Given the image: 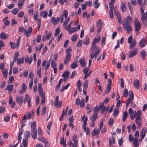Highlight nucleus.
Returning <instances> with one entry per match:
<instances>
[{
    "label": "nucleus",
    "mask_w": 147,
    "mask_h": 147,
    "mask_svg": "<svg viewBox=\"0 0 147 147\" xmlns=\"http://www.w3.org/2000/svg\"><path fill=\"white\" fill-rule=\"evenodd\" d=\"M79 62L80 63L81 66L82 67L85 66L86 65V63L85 62V58L83 57L79 60Z\"/></svg>",
    "instance_id": "9b49d317"
},
{
    "label": "nucleus",
    "mask_w": 147,
    "mask_h": 147,
    "mask_svg": "<svg viewBox=\"0 0 147 147\" xmlns=\"http://www.w3.org/2000/svg\"><path fill=\"white\" fill-rule=\"evenodd\" d=\"M25 0H19L18 1V5L19 8L21 9L22 6L24 4V1Z\"/></svg>",
    "instance_id": "aec40b11"
},
{
    "label": "nucleus",
    "mask_w": 147,
    "mask_h": 147,
    "mask_svg": "<svg viewBox=\"0 0 147 147\" xmlns=\"http://www.w3.org/2000/svg\"><path fill=\"white\" fill-rule=\"evenodd\" d=\"M31 132L32 138L34 139H36L37 135V132L36 130H31Z\"/></svg>",
    "instance_id": "6ab92c4d"
},
{
    "label": "nucleus",
    "mask_w": 147,
    "mask_h": 147,
    "mask_svg": "<svg viewBox=\"0 0 147 147\" xmlns=\"http://www.w3.org/2000/svg\"><path fill=\"white\" fill-rule=\"evenodd\" d=\"M127 115L128 114L127 111H125L123 112L122 119L123 122L125 121L126 120V119L127 117Z\"/></svg>",
    "instance_id": "473e14b6"
},
{
    "label": "nucleus",
    "mask_w": 147,
    "mask_h": 147,
    "mask_svg": "<svg viewBox=\"0 0 147 147\" xmlns=\"http://www.w3.org/2000/svg\"><path fill=\"white\" fill-rule=\"evenodd\" d=\"M24 135V138L23 139H28V138H29L30 136V132L28 131L25 132Z\"/></svg>",
    "instance_id": "58836bf2"
},
{
    "label": "nucleus",
    "mask_w": 147,
    "mask_h": 147,
    "mask_svg": "<svg viewBox=\"0 0 147 147\" xmlns=\"http://www.w3.org/2000/svg\"><path fill=\"white\" fill-rule=\"evenodd\" d=\"M140 54L141 57L142 58V60H144L147 55V53L145 50H142L140 52Z\"/></svg>",
    "instance_id": "dca6fc26"
},
{
    "label": "nucleus",
    "mask_w": 147,
    "mask_h": 147,
    "mask_svg": "<svg viewBox=\"0 0 147 147\" xmlns=\"http://www.w3.org/2000/svg\"><path fill=\"white\" fill-rule=\"evenodd\" d=\"M139 44L141 47H144L146 44V41L145 38H142L139 42Z\"/></svg>",
    "instance_id": "4468645a"
},
{
    "label": "nucleus",
    "mask_w": 147,
    "mask_h": 147,
    "mask_svg": "<svg viewBox=\"0 0 147 147\" xmlns=\"http://www.w3.org/2000/svg\"><path fill=\"white\" fill-rule=\"evenodd\" d=\"M136 40H133L132 43L131 42V43H129V48L131 49L134 48L136 46Z\"/></svg>",
    "instance_id": "393cba45"
},
{
    "label": "nucleus",
    "mask_w": 147,
    "mask_h": 147,
    "mask_svg": "<svg viewBox=\"0 0 147 147\" xmlns=\"http://www.w3.org/2000/svg\"><path fill=\"white\" fill-rule=\"evenodd\" d=\"M33 29L32 27H30L28 28V31L27 29H26V32H25V34L27 37H29L30 36L31 33Z\"/></svg>",
    "instance_id": "2eb2a0df"
},
{
    "label": "nucleus",
    "mask_w": 147,
    "mask_h": 147,
    "mask_svg": "<svg viewBox=\"0 0 147 147\" xmlns=\"http://www.w3.org/2000/svg\"><path fill=\"white\" fill-rule=\"evenodd\" d=\"M100 3H99L98 1V0H96L94 2V6L95 8H98L99 6Z\"/></svg>",
    "instance_id": "a18cd8bd"
},
{
    "label": "nucleus",
    "mask_w": 147,
    "mask_h": 147,
    "mask_svg": "<svg viewBox=\"0 0 147 147\" xmlns=\"http://www.w3.org/2000/svg\"><path fill=\"white\" fill-rule=\"evenodd\" d=\"M116 16L119 24H121L122 23V19L118 11H117Z\"/></svg>",
    "instance_id": "412c9836"
},
{
    "label": "nucleus",
    "mask_w": 147,
    "mask_h": 147,
    "mask_svg": "<svg viewBox=\"0 0 147 147\" xmlns=\"http://www.w3.org/2000/svg\"><path fill=\"white\" fill-rule=\"evenodd\" d=\"M100 109L98 107V105L96 106L94 109L93 112L94 113L97 114H98V112Z\"/></svg>",
    "instance_id": "49530a36"
},
{
    "label": "nucleus",
    "mask_w": 147,
    "mask_h": 147,
    "mask_svg": "<svg viewBox=\"0 0 147 147\" xmlns=\"http://www.w3.org/2000/svg\"><path fill=\"white\" fill-rule=\"evenodd\" d=\"M0 37L3 39L5 40L8 37V35H6L5 33L2 32L0 34Z\"/></svg>",
    "instance_id": "bb28decb"
},
{
    "label": "nucleus",
    "mask_w": 147,
    "mask_h": 147,
    "mask_svg": "<svg viewBox=\"0 0 147 147\" xmlns=\"http://www.w3.org/2000/svg\"><path fill=\"white\" fill-rule=\"evenodd\" d=\"M28 139H23L22 143L24 147H27L28 146Z\"/></svg>",
    "instance_id": "c03bdc74"
},
{
    "label": "nucleus",
    "mask_w": 147,
    "mask_h": 147,
    "mask_svg": "<svg viewBox=\"0 0 147 147\" xmlns=\"http://www.w3.org/2000/svg\"><path fill=\"white\" fill-rule=\"evenodd\" d=\"M138 52L137 49H135L131 51L128 55V58H130L136 55Z\"/></svg>",
    "instance_id": "1a4fd4ad"
},
{
    "label": "nucleus",
    "mask_w": 147,
    "mask_h": 147,
    "mask_svg": "<svg viewBox=\"0 0 147 147\" xmlns=\"http://www.w3.org/2000/svg\"><path fill=\"white\" fill-rule=\"evenodd\" d=\"M73 140L74 144H78V140H77V137L76 134H74L73 137Z\"/></svg>",
    "instance_id": "ea45409f"
},
{
    "label": "nucleus",
    "mask_w": 147,
    "mask_h": 147,
    "mask_svg": "<svg viewBox=\"0 0 147 147\" xmlns=\"http://www.w3.org/2000/svg\"><path fill=\"white\" fill-rule=\"evenodd\" d=\"M42 86V84L41 83H39L38 84V91H39L40 96L44 95V94L43 92Z\"/></svg>",
    "instance_id": "9d476101"
},
{
    "label": "nucleus",
    "mask_w": 147,
    "mask_h": 147,
    "mask_svg": "<svg viewBox=\"0 0 147 147\" xmlns=\"http://www.w3.org/2000/svg\"><path fill=\"white\" fill-rule=\"evenodd\" d=\"M133 84L136 88L139 89V82L138 80H135Z\"/></svg>",
    "instance_id": "2f4dec72"
},
{
    "label": "nucleus",
    "mask_w": 147,
    "mask_h": 147,
    "mask_svg": "<svg viewBox=\"0 0 147 147\" xmlns=\"http://www.w3.org/2000/svg\"><path fill=\"white\" fill-rule=\"evenodd\" d=\"M120 8L123 12H125L126 11L127 7L125 4L122 3L120 5Z\"/></svg>",
    "instance_id": "cd10ccee"
},
{
    "label": "nucleus",
    "mask_w": 147,
    "mask_h": 147,
    "mask_svg": "<svg viewBox=\"0 0 147 147\" xmlns=\"http://www.w3.org/2000/svg\"><path fill=\"white\" fill-rule=\"evenodd\" d=\"M48 15V12L46 10L42 11L40 13V16H42L43 18H44L47 17Z\"/></svg>",
    "instance_id": "a211bd4d"
},
{
    "label": "nucleus",
    "mask_w": 147,
    "mask_h": 147,
    "mask_svg": "<svg viewBox=\"0 0 147 147\" xmlns=\"http://www.w3.org/2000/svg\"><path fill=\"white\" fill-rule=\"evenodd\" d=\"M85 115H84L82 117V120L83 121V126L87 125V122L88 120V119L87 117H85Z\"/></svg>",
    "instance_id": "4be33fe9"
},
{
    "label": "nucleus",
    "mask_w": 147,
    "mask_h": 147,
    "mask_svg": "<svg viewBox=\"0 0 147 147\" xmlns=\"http://www.w3.org/2000/svg\"><path fill=\"white\" fill-rule=\"evenodd\" d=\"M123 26L124 29L127 31V33H129L132 32L131 27L127 20L123 21Z\"/></svg>",
    "instance_id": "f03ea898"
},
{
    "label": "nucleus",
    "mask_w": 147,
    "mask_h": 147,
    "mask_svg": "<svg viewBox=\"0 0 147 147\" xmlns=\"http://www.w3.org/2000/svg\"><path fill=\"white\" fill-rule=\"evenodd\" d=\"M31 100V98L30 97L29 95L28 94H26L24 97V103L28 102V106L29 107H30V104Z\"/></svg>",
    "instance_id": "423d86ee"
},
{
    "label": "nucleus",
    "mask_w": 147,
    "mask_h": 147,
    "mask_svg": "<svg viewBox=\"0 0 147 147\" xmlns=\"http://www.w3.org/2000/svg\"><path fill=\"white\" fill-rule=\"evenodd\" d=\"M134 26L136 31H138L141 28L142 24L139 22V20L137 18L135 19Z\"/></svg>",
    "instance_id": "7ed1b4c3"
},
{
    "label": "nucleus",
    "mask_w": 147,
    "mask_h": 147,
    "mask_svg": "<svg viewBox=\"0 0 147 147\" xmlns=\"http://www.w3.org/2000/svg\"><path fill=\"white\" fill-rule=\"evenodd\" d=\"M123 96L125 97H127L128 95V90L126 88L125 89L123 92Z\"/></svg>",
    "instance_id": "3c124183"
},
{
    "label": "nucleus",
    "mask_w": 147,
    "mask_h": 147,
    "mask_svg": "<svg viewBox=\"0 0 147 147\" xmlns=\"http://www.w3.org/2000/svg\"><path fill=\"white\" fill-rule=\"evenodd\" d=\"M68 12L66 10H64L62 14L61 15H63V16H64L65 18H67L68 15Z\"/></svg>",
    "instance_id": "69168bd1"
},
{
    "label": "nucleus",
    "mask_w": 147,
    "mask_h": 147,
    "mask_svg": "<svg viewBox=\"0 0 147 147\" xmlns=\"http://www.w3.org/2000/svg\"><path fill=\"white\" fill-rule=\"evenodd\" d=\"M84 100H85L84 98H82L81 100H80L79 98H78L76 100V104L77 105H80V107H84Z\"/></svg>",
    "instance_id": "20e7f679"
},
{
    "label": "nucleus",
    "mask_w": 147,
    "mask_h": 147,
    "mask_svg": "<svg viewBox=\"0 0 147 147\" xmlns=\"http://www.w3.org/2000/svg\"><path fill=\"white\" fill-rule=\"evenodd\" d=\"M3 77L5 78H7V70L2 71Z\"/></svg>",
    "instance_id": "e2e57ef3"
},
{
    "label": "nucleus",
    "mask_w": 147,
    "mask_h": 147,
    "mask_svg": "<svg viewBox=\"0 0 147 147\" xmlns=\"http://www.w3.org/2000/svg\"><path fill=\"white\" fill-rule=\"evenodd\" d=\"M27 88V86L25 85L24 83L23 84L21 90L20 91V94L24 93L26 90Z\"/></svg>",
    "instance_id": "5701e85b"
},
{
    "label": "nucleus",
    "mask_w": 147,
    "mask_h": 147,
    "mask_svg": "<svg viewBox=\"0 0 147 147\" xmlns=\"http://www.w3.org/2000/svg\"><path fill=\"white\" fill-rule=\"evenodd\" d=\"M27 115L28 119L32 118L34 116V111H33L27 112Z\"/></svg>",
    "instance_id": "b1692460"
},
{
    "label": "nucleus",
    "mask_w": 147,
    "mask_h": 147,
    "mask_svg": "<svg viewBox=\"0 0 147 147\" xmlns=\"http://www.w3.org/2000/svg\"><path fill=\"white\" fill-rule=\"evenodd\" d=\"M147 132V129L146 128H143L142 129L141 132L140 133V136L142 138H144Z\"/></svg>",
    "instance_id": "ddd939ff"
},
{
    "label": "nucleus",
    "mask_w": 147,
    "mask_h": 147,
    "mask_svg": "<svg viewBox=\"0 0 147 147\" xmlns=\"http://www.w3.org/2000/svg\"><path fill=\"white\" fill-rule=\"evenodd\" d=\"M51 65L53 68L56 67H55L57 66V64L53 60H52L51 61Z\"/></svg>",
    "instance_id": "bf43d9fd"
},
{
    "label": "nucleus",
    "mask_w": 147,
    "mask_h": 147,
    "mask_svg": "<svg viewBox=\"0 0 147 147\" xmlns=\"http://www.w3.org/2000/svg\"><path fill=\"white\" fill-rule=\"evenodd\" d=\"M111 88V86L110 85H108L105 91L106 93H108L110 91Z\"/></svg>",
    "instance_id": "6e6d98bb"
},
{
    "label": "nucleus",
    "mask_w": 147,
    "mask_h": 147,
    "mask_svg": "<svg viewBox=\"0 0 147 147\" xmlns=\"http://www.w3.org/2000/svg\"><path fill=\"white\" fill-rule=\"evenodd\" d=\"M89 42L90 40L89 38L88 37H86L84 40V45H87L89 44Z\"/></svg>",
    "instance_id": "603ef678"
},
{
    "label": "nucleus",
    "mask_w": 147,
    "mask_h": 147,
    "mask_svg": "<svg viewBox=\"0 0 147 147\" xmlns=\"http://www.w3.org/2000/svg\"><path fill=\"white\" fill-rule=\"evenodd\" d=\"M88 84V80H86L83 84V87L84 89L86 90L87 88Z\"/></svg>",
    "instance_id": "37998d69"
},
{
    "label": "nucleus",
    "mask_w": 147,
    "mask_h": 147,
    "mask_svg": "<svg viewBox=\"0 0 147 147\" xmlns=\"http://www.w3.org/2000/svg\"><path fill=\"white\" fill-rule=\"evenodd\" d=\"M19 31L20 32V33L24 32V34H25V32H26V29H25L24 28L22 27L19 28Z\"/></svg>",
    "instance_id": "8fccbe9b"
},
{
    "label": "nucleus",
    "mask_w": 147,
    "mask_h": 147,
    "mask_svg": "<svg viewBox=\"0 0 147 147\" xmlns=\"http://www.w3.org/2000/svg\"><path fill=\"white\" fill-rule=\"evenodd\" d=\"M100 36H98L97 38L94 39L92 43V46L90 49L91 53L90 55L92 59H93L94 57L96 59L100 51V49L99 47H98V46L95 45L100 41Z\"/></svg>",
    "instance_id": "f257e3e1"
},
{
    "label": "nucleus",
    "mask_w": 147,
    "mask_h": 147,
    "mask_svg": "<svg viewBox=\"0 0 147 147\" xmlns=\"http://www.w3.org/2000/svg\"><path fill=\"white\" fill-rule=\"evenodd\" d=\"M23 97L22 96H17L16 101L17 104L21 105L23 102Z\"/></svg>",
    "instance_id": "6e6552de"
},
{
    "label": "nucleus",
    "mask_w": 147,
    "mask_h": 147,
    "mask_svg": "<svg viewBox=\"0 0 147 147\" xmlns=\"http://www.w3.org/2000/svg\"><path fill=\"white\" fill-rule=\"evenodd\" d=\"M70 54H67L66 56L65 59L64 61V63L67 64V62L70 61Z\"/></svg>",
    "instance_id": "a878e982"
},
{
    "label": "nucleus",
    "mask_w": 147,
    "mask_h": 147,
    "mask_svg": "<svg viewBox=\"0 0 147 147\" xmlns=\"http://www.w3.org/2000/svg\"><path fill=\"white\" fill-rule=\"evenodd\" d=\"M66 18L65 19L63 24V26L66 25L68 23L70 19V18L69 17H68Z\"/></svg>",
    "instance_id": "4d7b16f0"
},
{
    "label": "nucleus",
    "mask_w": 147,
    "mask_h": 147,
    "mask_svg": "<svg viewBox=\"0 0 147 147\" xmlns=\"http://www.w3.org/2000/svg\"><path fill=\"white\" fill-rule=\"evenodd\" d=\"M60 29L59 28H58L55 30V36H57L60 33Z\"/></svg>",
    "instance_id": "338daca9"
},
{
    "label": "nucleus",
    "mask_w": 147,
    "mask_h": 147,
    "mask_svg": "<svg viewBox=\"0 0 147 147\" xmlns=\"http://www.w3.org/2000/svg\"><path fill=\"white\" fill-rule=\"evenodd\" d=\"M13 85L12 84L8 85L7 87L5 88V90H8L9 92H11L13 90Z\"/></svg>",
    "instance_id": "c85d7f7f"
},
{
    "label": "nucleus",
    "mask_w": 147,
    "mask_h": 147,
    "mask_svg": "<svg viewBox=\"0 0 147 147\" xmlns=\"http://www.w3.org/2000/svg\"><path fill=\"white\" fill-rule=\"evenodd\" d=\"M71 68L73 69H74L78 66V65L76 63L72 62L71 63Z\"/></svg>",
    "instance_id": "680f3d73"
},
{
    "label": "nucleus",
    "mask_w": 147,
    "mask_h": 147,
    "mask_svg": "<svg viewBox=\"0 0 147 147\" xmlns=\"http://www.w3.org/2000/svg\"><path fill=\"white\" fill-rule=\"evenodd\" d=\"M69 72L68 71H66L64 72L62 74V76L63 77H65L69 78Z\"/></svg>",
    "instance_id": "a19ab883"
},
{
    "label": "nucleus",
    "mask_w": 147,
    "mask_h": 147,
    "mask_svg": "<svg viewBox=\"0 0 147 147\" xmlns=\"http://www.w3.org/2000/svg\"><path fill=\"white\" fill-rule=\"evenodd\" d=\"M62 102L61 100L55 102L54 104V106L57 108H59L62 106Z\"/></svg>",
    "instance_id": "f3484780"
},
{
    "label": "nucleus",
    "mask_w": 147,
    "mask_h": 147,
    "mask_svg": "<svg viewBox=\"0 0 147 147\" xmlns=\"http://www.w3.org/2000/svg\"><path fill=\"white\" fill-rule=\"evenodd\" d=\"M141 112L140 111H138L135 113L134 114V115H130V117L131 119L133 120L135 117H136V118H141Z\"/></svg>",
    "instance_id": "39448f33"
},
{
    "label": "nucleus",
    "mask_w": 147,
    "mask_h": 147,
    "mask_svg": "<svg viewBox=\"0 0 147 147\" xmlns=\"http://www.w3.org/2000/svg\"><path fill=\"white\" fill-rule=\"evenodd\" d=\"M77 29L76 28V27H72L71 28V29L70 30H69V31H68L69 32V33L70 34H71L73 32H76V31Z\"/></svg>",
    "instance_id": "864d4df0"
},
{
    "label": "nucleus",
    "mask_w": 147,
    "mask_h": 147,
    "mask_svg": "<svg viewBox=\"0 0 147 147\" xmlns=\"http://www.w3.org/2000/svg\"><path fill=\"white\" fill-rule=\"evenodd\" d=\"M141 118H136L135 120V121L136 124L138 125V127H140L141 125Z\"/></svg>",
    "instance_id": "f704fd0d"
},
{
    "label": "nucleus",
    "mask_w": 147,
    "mask_h": 147,
    "mask_svg": "<svg viewBox=\"0 0 147 147\" xmlns=\"http://www.w3.org/2000/svg\"><path fill=\"white\" fill-rule=\"evenodd\" d=\"M24 57H22L21 59H19L17 61V62L18 65H20L21 63H23L24 61Z\"/></svg>",
    "instance_id": "79ce46f5"
},
{
    "label": "nucleus",
    "mask_w": 147,
    "mask_h": 147,
    "mask_svg": "<svg viewBox=\"0 0 147 147\" xmlns=\"http://www.w3.org/2000/svg\"><path fill=\"white\" fill-rule=\"evenodd\" d=\"M18 9L16 8H14L12 10V14L13 15H16L18 12Z\"/></svg>",
    "instance_id": "0e129e2a"
},
{
    "label": "nucleus",
    "mask_w": 147,
    "mask_h": 147,
    "mask_svg": "<svg viewBox=\"0 0 147 147\" xmlns=\"http://www.w3.org/2000/svg\"><path fill=\"white\" fill-rule=\"evenodd\" d=\"M84 130L86 131V134L87 135H90V130L88 127L86 128V126H83Z\"/></svg>",
    "instance_id": "c9c22d12"
},
{
    "label": "nucleus",
    "mask_w": 147,
    "mask_h": 147,
    "mask_svg": "<svg viewBox=\"0 0 147 147\" xmlns=\"http://www.w3.org/2000/svg\"><path fill=\"white\" fill-rule=\"evenodd\" d=\"M142 17L141 19L142 22L145 25L147 22V11L145 13L142 14Z\"/></svg>",
    "instance_id": "0eeeda50"
},
{
    "label": "nucleus",
    "mask_w": 147,
    "mask_h": 147,
    "mask_svg": "<svg viewBox=\"0 0 147 147\" xmlns=\"http://www.w3.org/2000/svg\"><path fill=\"white\" fill-rule=\"evenodd\" d=\"M100 131V130L98 129H94L92 134V136H94L96 135H97L99 133Z\"/></svg>",
    "instance_id": "c756f323"
},
{
    "label": "nucleus",
    "mask_w": 147,
    "mask_h": 147,
    "mask_svg": "<svg viewBox=\"0 0 147 147\" xmlns=\"http://www.w3.org/2000/svg\"><path fill=\"white\" fill-rule=\"evenodd\" d=\"M73 21H71L69 25L65 27V29L69 31V30L71 28V25L73 23Z\"/></svg>",
    "instance_id": "13d9d810"
},
{
    "label": "nucleus",
    "mask_w": 147,
    "mask_h": 147,
    "mask_svg": "<svg viewBox=\"0 0 147 147\" xmlns=\"http://www.w3.org/2000/svg\"><path fill=\"white\" fill-rule=\"evenodd\" d=\"M78 36L76 35H73L71 37V39L72 41L73 42H75L78 39Z\"/></svg>",
    "instance_id": "5fc2aeb1"
},
{
    "label": "nucleus",
    "mask_w": 147,
    "mask_h": 147,
    "mask_svg": "<svg viewBox=\"0 0 147 147\" xmlns=\"http://www.w3.org/2000/svg\"><path fill=\"white\" fill-rule=\"evenodd\" d=\"M97 114L94 113L92 116L91 118V120L95 121L97 118Z\"/></svg>",
    "instance_id": "09e8293b"
},
{
    "label": "nucleus",
    "mask_w": 147,
    "mask_h": 147,
    "mask_svg": "<svg viewBox=\"0 0 147 147\" xmlns=\"http://www.w3.org/2000/svg\"><path fill=\"white\" fill-rule=\"evenodd\" d=\"M126 20L128 22V23L130 24L133 22V20L130 16H129L127 17V18H125L123 21H126Z\"/></svg>",
    "instance_id": "7c9ffc66"
},
{
    "label": "nucleus",
    "mask_w": 147,
    "mask_h": 147,
    "mask_svg": "<svg viewBox=\"0 0 147 147\" xmlns=\"http://www.w3.org/2000/svg\"><path fill=\"white\" fill-rule=\"evenodd\" d=\"M27 117L26 115V114H25L22 119V122L24 123H25L27 121Z\"/></svg>",
    "instance_id": "774afa93"
},
{
    "label": "nucleus",
    "mask_w": 147,
    "mask_h": 147,
    "mask_svg": "<svg viewBox=\"0 0 147 147\" xmlns=\"http://www.w3.org/2000/svg\"><path fill=\"white\" fill-rule=\"evenodd\" d=\"M119 112V110L118 109H115L113 111V116L115 117L117 116Z\"/></svg>",
    "instance_id": "052dcab7"
},
{
    "label": "nucleus",
    "mask_w": 147,
    "mask_h": 147,
    "mask_svg": "<svg viewBox=\"0 0 147 147\" xmlns=\"http://www.w3.org/2000/svg\"><path fill=\"white\" fill-rule=\"evenodd\" d=\"M133 143L134 145V147H138V140L136 138L134 139L133 140Z\"/></svg>",
    "instance_id": "72a5a7b5"
},
{
    "label": "nucleus",
    "mask_w": 147,
    "mask_h": 147,
    "mask_svg": "<svg viewBox=\"0 0 147 147\" xmlns=\"http://www.w3.org/2000/svg\"><path fill=\"white\" fill-rule=\"evenodd\" d=\"M31 130H36V123L35 122H33L31 125Z\"/></svg>",
    "instance_id": "de8ad7c7"
},
{
    "label": "nucleus",
    "mask_w": 147,
    "mask_h": 147,
    "mask_svg": "<svg viewBox=\"0 0 147 147\" xmlns=\"http://www.w3.org/2000/svg\"><path fill=\"white\" fill-rule=\"evenodd\" d=\"M60 143L64 147H66V142L63 137L61 138Z\"/></svg>",
    "instance_id": "e433bc0d"
},
{
    "label": "nucleus",
    "mask_w": 147,
    "mask_h": 147,
    "mask_svg": "<svg viewBox=\"0 0 147 147\" xmlns=\"http://www.w3.org/2000/svg\"><path fill=\"white\" fill-rule=\"evenodd\" d=\"M103 25L102 21L101 20H99L97 22V28H102V27L103 26Z\"/></svg>",
    "instance_id": "4c0bfd02"
},
{
    "label": "nucleus",
    "mask_w": 147,
    "mask_h": 147,
    "mask_svg": "<svg viewBox=\"0 0 147 147\" xmlns=\"http://www.w3.org/2000/svg\"><path fill=\"white\" fill-rule=\"evenodd\" d=\"M129 98H128L127 102L130 103L132 102L134 96L133 93L131 91H129Z\"/></svg>",
    "instance_id": "f8f14e48"
}]
</instances>
